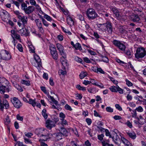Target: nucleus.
I'll list each match as a JSON object with an SVG mask.
<instances>
[{"mask_svg":"<svg viewBox=\"0 0 146 146\" xmlns=\"http://www.w3.org/2000/svg\"><path fill=\"white\" fill-rule=\"evenodd\" d=\"M86 15L88 19L90 20H93L98 16L97 13L95 10L92 8H89L86 11Z\"/></svg>","mask_w":146,"mask_h":146,"instance_id":"1","label":"nucleus"},{"mask_svg":"<svg viewBox=\"0 0 146 146\" xmlns=\"http://www.w3.org/2000/svg\"><path fill=\"white\" fill-rule=\"evenodd\" d=\"M146 52L145 49L143 48H138L135 54V57L137 59L142 58L146 55Z\"/></svg>","mask_w":146,"mask_h":146,"instance_id":"2","label":"nucleus"},{"mask_svg":"<svg viewBox=\"0 0 146 146\" xmlns=\"http://www.w3.org/2000/svg\"><path fill=\"white\" fill-rule=\"evenodd\" d=\"M21 9L27 14H29L32 13L35 10L34 7L30 6L27 7V5L24 3L21 5Z\"/></svg>","mask_w":146,"mask_h":146,"instance_id":"3","label":"nucleus"},{"mask_svg":"<svg viewBox=\"0 0 146 146\" xmlns=\"http://www.w3.org/2000/svg\"><path fill=\"white\" fill-rule=\"evenodd\" d=\"M58 121V119L56 118L54 121L48 119L46 122V126L48 129H50L55 126V123Z\"/></svg>","mask_w":146,"mask_h":146,"instance_id":"4","label":"nucleus"},{"mask_svg":"<svg viewBox=\"0 0 146 146\" xmlns=\"http://www.w3.org/2000/svg\"><path fill=\"white\" fill-rule=\"evenodd\" d=\"M113 43L115 46L118 47L121 50L123 51L125 50L126 48L125 45L119 41L114 40L113 41Z\"/></svg>","mask_w":146,"mask_h":146,"instance_id":"5","label":"nucleus"},{"mask_svg":"<svg viewBox=\"0 0 146 146\" xmlns=\"http://www.w3.org/2000/svg\"><path fill=\"white\" fill-rule=\"evenodd\" d=\"M99 25L101 26H105L107 29L108 33L111 34H112L113 31V28L111 23L110 22L107 21L105 23L100 24Z\"/></svg>","mask_w":146,"mask_h":146,"instance_id":"6","label":"nucleus"},{"mask_svg":"<svg viewBox=\"0 0 146 146\" xmlns=\"http://www.w3.org/2000/svg\"><path fill=\"white\" fill-rule=\"evenodd\" d=\"M11 101L14 106L16 108H19L22 106V104L17 98L14 97Z\"/></svg>","mask_w":146,"mask_h":146,"instance_id":"7","label":"nucleus"},{"mask_svg":"<svg viewBox=\"0 0 146 146\" xmlns=\"http://www.w3.org/2000/svg\"><path fill=\"white\" fill-rule=\"evenodd\" d=\"M18 18L19 19V21H21L22 22V23H21L20 22H18V25L19 27H20L21 25L23 26V28L26 25L27 23V18L25 16H19Z\"/></svg>","mask_w":146,"mask_h":146,"instance_id":"8","label":"nucleus"},{"mask_svg":"<svg viewBox=\"0 0 146 146\" xmlns=\"http://www.w3.org/2000/svg\"><path fill=\"white\" fill-rule=\"evenodd\" d=\"M50 50L53 58L57 59L58 58V55L55 46L54 45L50 44Z\"/></svg>","mask_w":146,"mask_h":146,"instance_id":"9","label":"nucleus"},{"mask_svg":"<svg viewBox=\"0 0 146 146\" xmlns=\"http://www.w3.org/2000/svg\"><path fill=\"white\" fill-rule=\"evenodd\" d=\"M52 136V135L51 133H49L46 129H43L41 137H43V139L44 141H47V140L50 139Z\"/></svg>","mask_w":146,"mask_h":146,"instance_id":"10","label":"nucleus"},{"mask_svg":"<svg viewBox=\"0 0 146 146\" xmlns=\"http://www.w3.org/2000/svg\"><path fill=\"white\" fill-rule=\"evenodd\" d=\"M5 53L1 54L0 53L1 59L5 60H8L11 58V56L8 52L5 50Z\"/></svg>","mask_w":146,"mask_h":146,"instance_id":"11","label":"nucleus"},{"mask_svg":"<svg viewBox=\"0 0 146 146\" xmlns=\"http://www.w3.org/2000/svg\"><path fill=\"white\" fill-rule=\"evenodd\" d=\"M110 10L115 15L116 17L118 20H120L122 19V17L119 14V11L115 7H110Z\"/></svg>","mask_w":146,"mask_h":146,"instance_id":"12","label":"nucleus"},{"mask_svg":"<svg viewBox=\"0 0 146 146\" xmlns=\"http://www.w3.org/2000/svg\"><path fill=\"white\" fill-rule=\"evenodd\" d=\"M56 47L57 49L59 51L61 55L63 56V57L66 58V54L64 52L63 46L60 44L57 43L56 44Z\"/></svg>","mask_w":146,"mask_h":146,"instance_id":"13","label":"nucleus"},{"mask_svg":"<svg viewBox=\"0 0 146 146\" xmlns=\"http://www.w3.org/2000/svg\"><path fill=\"white\" fill-rule=\"evenodd\" d=\"M34 58L37 64V66L40 67L41 66V62L40 57L37 55H35Z\"/></svg>","mask_w":146,"mask_h":146,"instance_id":"14","label":"nucleus"},{"mask_svg":"<svg viewBox=\"0 0 146 146\" xmlns=\"http://www.w3.org/2000/svg\"><path fill=\"white\" fill-rule=\"evenodd\" d=\"M54 135L55 136V139L58 141L64 137L62 133L60 132L54 134Z\"/></svg>","mask_w":146,"mask_h":146,"instance_id":"15","label":"nucleus"},{"mask_svg":"<svg viewBox=\"0 0 146 146\" xmlns=\"http://www.w3.org/2000/svg\"><path fill=\"white\" fill-rule=\"evenodd\" d=\"M132 20L134 22L139 23L140 18L137 15H135L132 17Z\"/></svg>","mask_w":146,"mask_h":146,"instance_id":"16","label":"nucleus"},{"mask_svg":"<svg viewBox=\"0 0 146 146\" xmlns=\"http://www.w3.org/2000/svg\"><path fill=\"white\" fill-rule=\"evenodd\" d=\"M60 132L62 133L64 136H66L68 135V132L64 128L61 127L60 130Z\"/></svg>","mask_w":146,"mask_h":146,"instance_id":"17","label":"nucleus"},{"mask_svg":"<svg viewBox=\"0 0 146 146\" xmlns=\"http://www.w3.org/2000/svg\"><path fill=\"white\" fill-rule=\"evenodd\" d=\"M67 24L70 26H72L74 25V21L72 18L70 16L67 17Z\"/></svg>","mask_w":146,"mask_h":146,"instance_id":"18","label":"nucleus"},{"mask_svg":"<svg viewBox=\"0 0 146 146\" xmlns=\"http://www.w3.org/2000/svg\"><path fill=\"white\" fill-rule=\"evenodd\" d=\"M127 134L129 136V137L133 139H135L136 135L135 133L134 132H127Z\"/></svg>","mask_w":146,"mask_h":146,"instance_id":"19","label":"nucleus"},{"mask_svg":"<svg viewBox=\"0 0 146 146\" xmlns=\"http://www.w3.org/2000/svg\"><path fill=\"white\" fill-rule=\"evenodd\" d=\"M119 31L122 33L124 34H126L127 33V31L125 30L122 26H120L118 27Z\"/></svg>","mask_w":146,"mask_h":146,"instance_id":"20","label":"nucleus"},{"mask_svg":"<svg viewBox=\"0 0 146 146\" xmlns=\"http://www.w3.org/2000/svg\"><path fill=\"white\" fill-rule=\"evenodd\" d=\"M115 134H114L113 136L111 137L113 141L116 143L117 141H118L120 140V138L119 136L116 133H114Z\"/></svg>","mask_w":146,"mask_h":146,"instance_id":"21","label":"nucleus"},{"mask_svg":"<svg viewBox=\"0 0 146 146\" xmlns=\"http://www.w3.org/2000/svg\"><path fill=\"white\" fill-rule=\"evenodd\" d=\"M47 96L49 100H51L53 102V103L56 106H57L58 105V101L57 100H55V99L53 97L51 96L48 94Z\"/></svg>","mask_w":146,"mask_h":146,"instance_id":"22","label":"nucleus"},{"mask_svg":"<svg viewBox=\"0 0 146 146\" xmlns=\"http://www.w3.org/2000/svg\"><path fill=\"white\" fill-rule=\"evenodd\" d=\"M74 48L76 50H79L81 51L82 50V48L81 45L79 42L76 43L74 46Z\"/></svg>","mask_w":146,"mask_h":146,"instance_id":"23","label":"nucleus"},{"mask_svg":"<svg viewBox=\"0 0 146 146\" xmlns=\"http://www.w3.org/2000/svg\"><path fill=\"white\" fill-rule=\"evenodd\" d=\"M117 86H118V85H116V86H112L109 88V89L112 92H117Z\"/></svg>","mask_w":146,"mask_h":146,"instance_id":"24","label":"nucleus"},{"mask_svg":"<svg viewBox=\"0 0 146 146\" xmlns=\"http://www.w3.org/2000/svg\"><path fill=\"white\" fill-rule=\"evenodd\" d=\"M43 128L37 129L36 131V134L38 137H41Z\"/></svg>","mask_w":146,"mask_h":146,"instance_id":"25","label":"nucleus"},{"mask_svg":"<svg viewBox=\"0 0 146 146\" xmlns=\"http://www.w3.org/2000/svg\"><path fill=\"white\" fill-rule=\"evenodd\" d=\"M30 104H31L34 107L36 105V104L35 102V100H33L31 98L29 99V101L28 102Z\"/></svg>","mask_w":146,"mask_h":146,"instance_id":"26","label":"nucleus"},{"mask_svg":"<svg viewBox=\"0 0 146 146\" xmlns=\"http://www.w3.org/2000/svg\"><path fill=\"white\" fill-rule=\"evenodd\" d=\"M4 121L5 124L7 126L11 122L9 118V117L8 115L6 117V118L4 120Z\"/></svg>","mask_w":146,"mask_h":146,"instance_id":"27","label":"nucleus"},{"mask_svg":"<svg viewBox=\"0 0 146 146\" xmlns=\"http://www.w3.org/2000/svg\"><path fill=\"white\" fill-rule=\"evenodd\" d=\"M21 83L27 86H29L30 85V83L29 80H22L21 81Z\"/></svg>","mask_w":146,"mask_h":146,"instance_id":"28","label":"nucleus"},{"mask_svg":"<svg viewBox=\"0 0 146 146\" xmlns=\"http://www.w3.org/2000/svg\"><path fill=\"white\" fill-rule=\"evenodd\" d=\"M46 110L44 109L42 112V114L43 116L45 119H47L48 117V115L46 113Z\"/></svg>","mask_w":146,"mask_h":146,"instance_id":"29","label":"nucleus"},{"mask_svg":"<svg viewBox=\"0 0 146 146\" xmlns=\"http://www.w3.org/2000/svg\"><path fill=\"white\" fill-rule=\"evenodd\" d=\"M35 22L36 23V26L38 27L40 26H42V24L39 19H36L35 20Z\"/></svg>","mask_w":146,"mask_h":146,"instance_id":"30","label":"nucleus"},{"mask_svg":"<svg viewBox=\"0 0 146 146\" xmlns=\"http://www.w3.org/2000/svg\"><path fill=\"white\" fill-rule=\"evenodd\" d=\"M2 103L3 104L4 106L5 107L6 109H7L9 107V103L6 99H4V100H3Z\"/></svg>","mask_w":146,"mask_h":146,"instance_id":"31","label":"nucleus"},{"mask_svg":"<svg viewBox=\"0 0 146 146\" xmlns=\"http://www.w3.org/2000/svg\"><path fill=\"white\" fill-rule=\"evenodd\" d=\"M87 76L86 72H82L79 75L80 78V79H82Z\"/></svg>","mask_w":146,"mask_h":146,"instance_id":"32","label":"nucleus"},{"mask_svg":"<svg viewBox=\"0 0 146 146\" xmlns=\"http://www.w3.org/2000/svg\"><path fill=\"white\" fill-rule=\"evenodd\" d=\"M76 88L80 90L85 91L86 90V88L84 87H82L80 85H78L76 86Z\"/></svg>","mask_w":146,"mask_h":146,"instance_id":"33","label":"nucleus"},{"mask_svg":"<svg viewBox=\"0 0 146 146\" xmlns=\"http://www.w3.org/2000/svg\"><path fill=\"white\" fill-rule=\"evenodd\" d=\"M62 30L64 31L66 33L68 34V35H71V33L69 31L68 29H65L64 27H62Z\"/></svg>","mask_w":146,"mask_h":146,"instance_id":"34","label":"nucleus"},{"mask_svg":"<svg viewBox=\"0 0 146 146\" xmlns=\"http://www.w3.org/2000/svg\"><path fill=\"white\" fill-rule=\"evenodd\" d=\"M65 58H64L62 56V57L60 58V61L63 66L65 65L67 63L65 61Z\"/></svg>","mask_w":146,"mask_h":146,"instance_id":"35","label":"nucleus"},{"mask_svg":"<svg viewBox=\"0 0 146 146\" xmlns=\"http://www.w3.org/2000/svg\"><path fill=\"white\" fill-rule=\"evenodd\" d=\"M17 48L20 52H22L23 51V48L22 45L20 44H17Z\"/></svg>","mask_w":146,"mask_h":146,"instance_id":"36","label":"nucleus"},{"mask_svg":"<svg viewBox=\"0 0 146 146\" xmlns=\"http://www.w3.org/2000/svg\"><path fill=\"white\" fill-rule=\"evenodd\" d=\"M101 61L107 63L108 62L109 60L108 58L106 56H102Z\"/></svg>","mask_w":146,"mask_h":146,"instance_id":"37","label":"nucleus"},{"mask_svg":"<svg viewBox=\"0 0 146 146\" xmlns=\"http://www.w3.org/2000/svg\"><path fill=\"white\" fill-rule=\"evenodd\" d=\"M126 3L127 4V6L128 7H131V5H132L133 2L131 0H129L127 1Z\"/></svg>","mask_w":146,"mask_h":146,"instance_id":"38","label":"nucleus"},{"mask_svg":"<svg viewBox=\"0 0 146 146\" xmlns=\"http://www.w3.org/2000/svg\"><path fill=\"white\" fill-rule=\"evenodd\" d=\"M106 111L112 113L113 111V109L110 107H107L106 108Z\"/></svg>","mask_w":146,"mask_h":146,"instance_id":"39","label":"nucleus"},{"mask_svg":"<svg viewBox=\"0 0 146 146\" xmlns=\"http://www.w3.org/2000/svg\"><path fill=\"white\" fill-rule=\"evenodd\" d=\"M131 113L132 117H136L137 116V113L135 110H132V112Z\"/></svg>","mask_w":146,"mask_h":146,"instance_id":"40","label":"nucleus"},{"mask_svg":"<svg viewBox=\"0 0 146 146\" xmlns=\"http://www.w3.org/2000/svg\"><path fill=\"white\" fill-rule=\"evenodd\" d=\"M59 117L61 118L60 120L64 119L65 117V115L62 112H61L59 115Z\"/></svg>","mask_w":146,"mask_h":146,"instance_id":"41","label":"nucleus"},{"mask_svg":"<svg viewBox=\"0 0 146 146\" xmlns=\"http://www.w3.org/2000/svg\"><path fill=\"white\" fill-rule=\"evenodd\" d=\"M15 88L19 91H20L21 92H22L23 91V89L21 88V87L18 84L16 85V86L15 87Z\"/></svg>","mask_w":146,"mask_h":146,"instance_id":"42","label":"nucleus"},{"mask_svg":"<svg viewBox=\"0 0 146 146\" xmlns=\"http://www.w3.org/2000/svg\"><path fill=\"white\" fill-rule=\"evenodd\" d=\"M135 110L139 112H142L143 111V108L141 106H139L137 108H136Z\"/></svg>","mask_w":146,"mask_h":146,"instance_id":"43","label":"nucleus"},{"mask_svg":"<svg viewBox=\"0 0 146 146\" xmlns=\"http://www.w3.org/2000/svg\"><path fill=\"white\" fill-rule=\"evenodd\" d=\"M44 18L46 19L48 21H50L52 20V19H51V18L50 17V16L48 15H47L46 14H45L44 15Z\"/></svg>","mask_w":146,"mask_h":146,"instance_id":"44","label":"nucleus"},{"mask_svg":"<svg viewBox=\"0 0 146 146\" xmlns=\"http://www.w3.org/2000/svg\"><path fill=\"white\" fill-rule=\"evenodd\" d=\"M41 19L43 25L46 27H48V23L47 21L43 18H42Z\"/></svg>","mask_w":146,"mask_h":146,"instance_id":"45","label":"nucleus"},{"mask_svg":"<svg viewBox=\"0 0 146 146\" xmlns=\"http://www.w3.org/2000/svg\"><path fill=\"white\" fill-rule=\"evenodd\" d=\"M125 82L126 83L127 85L128 86H133V84L129 81L128 80L126 79L125 80Z\"/></svg>","mask_w":146,"mask_h":146,"instance_id":"46","label":"nucleus"},{"mask_svg":"<svg viewBox=\"0 0 146 146\" xmlns=\"http://www.w3.org/2000/svg\"><path fill=\"white\" fill-rule=\"evenodd\" d=\"M74 59L76 61L79 63H82V60L78 56L75 57Z\"/></svg>","mask_w":146,"mask_h":146,"instance_id":"47","label":"nucleus"},{"mask_svg":"<svg viewBox=\"0 0 146 146\" xmlns=\"http://www.w3.org/2000/svg\"><path fill=\"white\" fill-rule=\"evenodd\" d=\"M106 132V135L107 136H109L110 138H111V135L109 130L107 129H106L105 131Z\"/></svg>","mask_w":146,"mask_h":146,"instance_id":"48","label":"nucleus"},{"mask_svg":"<svg viewBox=\"0 0 146 146\" xmlns=\"http://www.w3.org/2000/svg\"><path fill=\"white\" fill-rule=\"evenodd\" d=\"M109 78L114 84H117L118 82L117 80L113 79V78L111 77H109Z\"/></svg>","mask_w":146,"mask_h":146,"instance_id":"49","label":"nucleus"},{"mask_svg":"<svg viewBox=\"0 0 146 146\" xmlns=\"http://www.w3.org/2000/svg\"><path fill=\"white\" fill-rule=\"evenodd\" d=\"M30 2L31 4L32 5L35 6H36L38 5H36V3L35 0H30Z\"/></svg>","mask_w":146,"mask_h":146,"instance_id":"50","label":"nucleus"},{"mask_svg":"<svg viewBox=\"0 0 146 146\" xmlns=\"http://www.w3.org/2000/svg\"><path fill=\"white\" fill-rule=\"evenodd\" d=\"M61 120V124L64 126L65 125L67 124V122L66 120L64 119H62Z\"/></svg>","mask_w":146,"mask_h":146,"instance_id":"51","label":"nucleus"},{"mask_svg":"<svg viewBox=\"0 0 146 146\" xmlns=\"http://www.w3.org/2000/svg\"><path fill=\"white\" fill-rule=\"evenodd\" d=\"M117 92H118L119 94H123V90L120 88L119 86H117Z\"/></svg>","mask_w":146,"mask_h":146,"instance_id":"52","label":"nucleus"},{"mask_svg":"<svg viewBox=\"0 0 146 146\" xmlns=\"http://www.w3.org/2000/svg\"><path fill=\"white\" fill-rule=\"evenodd\" d=\"M65 108L68 110L71 111L72 110V109L71 108V107L69 106L68 104H66L65 106Z\"/></svg>","mask_w":146,"mask_h":146,"instance_id":"53","label":"nucleus"},{"mask_svg":"<svg viewBox=\"0 0 146 146\" xmlns=\"http://www.w3.org/2000/svg\"><path fill=\"white\" fill-rule=\"evenodd\" d=\"M125 124L131 128L132 127V123L129 121H127L125 123Z\"/></svg>","mask_w":146,"mask_h":146,"instance_id":"54","label":"nucleus"},{"mask_svg":"<svg viewBox=\"0 0 146 146\" xmlns=\"http://www.w3.org/2000/svg\"><path fill=\"white\" fill-rule=\"evenodd\" d=\"M29 48L30 49L29 50L32 53H34L35 52L34 48L32 45H31L29 46Z\"/></svg>","mask_w":146,"mask_h":146,"instance_id":"55","label":"nucleus"},{"mask_svg":"<svg viewBox=\"0 0 146 146\" xmlns=\"http://www.w3.org/2000/svg\"><path fill=\"white\" fill-rule=\"evenodd\" d=\"M86 121L88 125H90L92 123V121L91 119L90 118H86Z\"/></svg>","mask_w":146,"mask_h":146,"instance_id":"56","label":"nucleus"},{"mask_svg":"<svg viewBox=\"0 0 146 146\" xmlns=\"http://www.w3.org/2000/svg\"><path fill=\"white\" fill-rule=\"evenodd\" d=\"M126 98L127 100L128 101H131L132 99V96L130 95L129 94H128L127 95Z\"/></svg>","mask_w":146,"mask_h":146,"instance_id":"57","label":"nucleus"},{"mask_svg":"<svg viewBox=\"0 0 146 146\" xmlns=\"http://www.w3.org/2000/svg\"><path fill=\"white\" fill-rule=\"evenodd\" d=\"M104 136V135L103 134L98 135V139L100 141H102L103 139Z\"/></svg>","mask_w":146,"mask_h":146,"instance_id":"58","label":"nucleus"},{"mask_svg":"<svg viewBox=\"0 0 146 146\" xmlns=\"http://www.w3.org/2000/svg\"><path fill=\"white\" fill-rule=\"evenodd\" d=\"M59 73L61 74L64 75L66 74V72L65 71H64L62 70H59Z\"/></svg>","mask_w":146,"mask_h":146,"instance_id":"59","label":"nucleus"},{"mask_svg":"<svg viewBox=\"0 0 146 146\" xmlns=\"http://www.w3.org/2000/svg\"><path fill=\"white\" fill-rule=\"evenodd\" d=\"M84 60L85 62L87 63H90L91 62L90 60L88 58L85 57L84 58Z\"/></svg>","mask_w":146,"mask_h":146,"instance_id":"60","label":"nucleus"},{"mask_svg":"<svg viewBox=\"0 0 146 146\" xmlns=\"http://www.w3.org/2000/svg\"><path fill=\"white\" fill-rule=\"evenodd\" d=\"M121 140L123 143L125 144V145L127 142L128 140L125 139L124 137H121Z\"/></svg>","mask_w":146,"mask_h":146,"instance_id":"61","label":"nucleus"},{"mask_svg":"<svg viewBox=\"0 0 146 146\" xmlns=\"http://www.w3.org/2000/svg\"><path fill=\"white\" fill-rule=\"evenodd\" d=\"M98 72H99L100 73L102 74H105V72L100 68H98V70H97V73H98Z\"/></svg>","mask_w":146,"mask_h":146,"instance_id":"62","label":"nucleus"},{"mask_svg":"<svg viewBox=\"0 0 146 146\" xmlns=\"http://www.w3.org/2000/svg\"><path fill=\"white\" fill-rule=\"evenodd\" d=\"M116 108L119 111H121L122 108L118 104H115V105Z\"/></svg>","mask_w":146,"mask_h":146,"instance_id":"63","label":"nucleus"},{"mask_svg":"<svg viewBox=\"0 0 146 146\" xmlns=\"http://www.w3.org/2000/svg\"><path fill=\"white\" fill-rule=\"evenodd\" d=\"M102 143L103 146H109L110 145V144L105 141L102 142Z\"/></svg>","mask_w":146,"mask_h":146,"instance_id":"64","label":"nucleus"}]
</instances>
